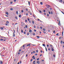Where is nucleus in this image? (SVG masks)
I'll return each instance as SVG.
<instances>
[{
  "instance_id": "1",
  "label": "nucleus",
  "mask_w": 64,
  "mask_h": 64,
  "mask_svg": "<svg viewBox=\"0 0 64 64\" xmlns=\"http://www.w3.org/2000/svg\"><path fill=\"white\" fill-rule=\"evenodd\" d=\"M46 7H47V8H49V7H50V6L49 5H48V4H46Z\"/></svg>"
},
{
  "instance_id": "2",
  "label": "nucleus",
  "mask_w": 64,
  "mask_h": 64,
  "mask_svg": "<svg viewBox=\"0 0 64 64\" xmlns=\"http://www.w3.org/2000/svg\"><path fill=\"white\" fill-rule=\"evenodd\" d=\"M58 25H59V26H61V24H60V20L59 21V22L58 24Z\"/></svg>"
},
{
  "instance_id": "3",
  "label": "nucleus",
  "mask_w": 64,
  "mask_h": 64,
  "mask_svg": "<svg viewBox=\"0 0 64 64\" xmlns=\"http://www.w3.org/2000/svg\"><path fill=\"white\" fill-rule=\"evenodd\" d=\"M36 62L38 64H39L40 63V62H39V61H37Z\"/></svg>"
},
{
  "instance_id": "4",
  "label": "nucleus",
  "mask_w": 64,
  "mask_h": 64,
  "mask_svg": "<svg viewBox=\"0 0 64 64\" xmlns=\"http://www.w3.org/2000/svg\"><path fill=\"white\" fill-rule=\"evenodd\" d=\"M42 46L45 47H46V45H45V44H43Z\"/></svg>"
},
{
  "instance_id": "5",
  "label": "nucleus",
  "mask_w": 64,
  "mask_h": 64,
  "mask_svg": "<svg viewBox=\"0 0 64 64\" xmlns=\"http://www.w3.org/2000/svg\"><path fill=\"white\" fill-rule=\"evenodd\" d=\"M0 64H2V61L1 60H0Z\"/></svg>"
},
{
  "instance_id": "6",
  "label": "nucleus",
  "mask_w": 64,
  "mask_h": 64,
  "mask_svg": "<svg viewBox=\"0 0 64 64\" xmlns=\"http://www.w3.org/2000/svg\"><path fill=\"white\" fill-rule=\"evenodd\" d=\"M52 50V51H54V49H53V48L52 47L51 48Z\"/></svg>"
},
{
  "instance_id": "7",
  "label": "nucleus",
  "mask_w": 64,
  "mask_h": 64,
  "mask_svg": "<svg viewBox=\"0 0 64 64\" xmlns=\"http://www.w3.org/2000/svg\"><path fill=\"white\" fill-rule=\"evenodd\" d=\"M24 48V47H23L22 46L20 48V49H23Z\"/></svg>"
},
{
  "instance_id": "8",
  "label": "nucleus",
  "mask_w": 64,
  "mask_h": 64,
  "mask_svg": "<svg viewBox=\"0 0 64 64\" xmlns=\"http://www.w3.org/2000/svg\"><path fill=\"white\" fill-rule=\"evenodd\" d=\"M15 34H14V32H13V37H15Z\"/></svg>"
},
{
  "instance_id": "9",
  "label": "nucleus",
  "mask_w": 64,
  "mask_h": 64,
  "mask_svg": "<svg viewBox=\"0 0 64 64\" xmlns=\"http://www.w3.org/2000/svg\"><path fill=\"white\" fill-rule=\"evenodd\" d=\"M6 14H7V15H9V13H8V12H6Z\"/></svg>"
},
{
  "instance_id": "10",
  "label": "nucleus",
  "mask_w": 64,
  "mask_h": 64,
  "mask_svg": "<svg viewBox=\"0 0 64 64\" xmlns=\"http://www.w3.org/2000/svg\"><path fill=\"white\" fill-rule=\"evenodd\" d=\"M4 38L5 39H8V38L7 37H4Z\"/></svg>"
},
{
  "instance_id": "11",
  "label": "nucleus",
  "mask_w": 64,
  "mask_h": 64,
  "mask_svg": "<svg viewBox=\"0 0 64 64\" xmlns=\"http://www.w3.org/2000/svg\"><path fill=\"white\" fill-rule=\"evenodd\" d=\"M32 30H29V32H30V33H31V32H32Z\"/></svg>"
},
{
  "instance_id": "12",
  "label": "nucleus",
  "mask_w": 64,
  "mask_h": 64,
  "mask_svg": "<svg viewBox=\"0 0 64 64\" xmlns=\"http://www.w3.org/2000/svg\"><path fill=\"white\" fill-rule=\"evenodd\" d=\"M36 37H37L38 38H40V37L38 36H36Z\"/></svg>"
},
{
  "instance_id": "13",
  "label": "nucleus",
  "mask_w": 64,
  "mask_h": 64,
  "mask_svg": "<svg viewBox=\"0 0 64 64\" xmlns=\"http://www.w3.org/2000/svg\"><path fill=\"white\" fill-rule=\"evenodd\" d=\"M0 28L2 30H3V29H4L2 27H0Z\"/></svg>"
},
{
  "instance_id": "14",
  "label": "nucleus",
  "mask_w": 64,
  "mask_h": 64,
  "mask_svg": "<svg viewBox=\"0 0 64 64\" xmlns=\"http://www.w3.org/2000/svg\"><path fill=\"white\" fill-rule=\"evenodd\" d=\"M63 33H64V32H62V36H63Z\"/></svg>"
},
{
  "instance_id": "15",
  "label": "nucleus",
  "mask_w": 64,
  "mask_h": 64,
  "mask_svg": "<svg viewBox=\"0 0 64 64\" xmlns=\"http://www.w3.org/2000/svg\"><path fill=\"white\" fill-rule=\"evenodd\" d=\"M32 22L33 24H34V21H32Z\"/></svg>"
},
{
  "instance_id": "16",
  "label": "nucleus",
  "mask_w": 64,
  "mask_h": 64,
  "mask_svg": "<svg viewBox=\"0 0 64 64\" xmlns=\"http://www.w3.org/2000/svg\"><path fill=\"white\" fill-rule=\"evenodd\" d=\"M59 1L60 2H62V0H59Z\"/></svg>"
},
{
  "instance_id": "17",
  "label": "nucleus",
  "mask_w": 64,
  "mask_h": 64,
  "mask_svg": "<svg viewBox=\"0 0 64 64\" xmlns=\"http://www.w3.org/2000/svg\"><path fill=\"white\" fill-rule=\"evenodd\" d=\"M28 4H29V5H30V2H29L28 1Z\"/></svg>"
},
{
  "instance_id": "18",
  "label": "nucleus",
  "mask_w": 64,
  "mask_h": 64,
  "mask_svg": "<svg viewBox=\"0 0 64 64\" xmlns=\"http://www.w3.org/2000/svg\"><path fill=\"white\" fill-rule=\"evenodd\" d=\"M21 14L19 16V17H20V18L21 17Z\"/></svg>"
},
{
  "instance_id": "19",
  "label": "nucleus",
  "mask_w": 64,
  "mask_h": 64,
  "mask_svg": "<svg viewBox=\"0 0 64 64\" xmlns=\"http://www.w3.org/2000/svg\"><path fill=\"white\" fill-rule=\"evenodd\" d=\"M40 4H41V5H42L43 3H42V2H41L40 3Z\"/></svg>"
},
{
  "instance_id": "20",
  "label": "nucleus",
  "mask_w": 64,
  "mask_h": 64,
  "mask_svg": "<svg viewBox=\"0 0 64 64\" xmlns=\"http://www.w3.org/2000/svg\"><path fill=\"white\" fill-rule=\"evenodd\" d=\"M62 42H63V41H62V40H61L60 42V43L61 44H62Z\"/></svg>"
},
{
  "instance_id": "21",
  "label": "nucleus",
  "mask_w": 64,
  "mask_h": 64,
  "mask_svg": "<svg viewBox=\"0 0 64 64\" xmlns=\"http://www.w3.org/2000/svg\"><path fill=\"white\" fill-rule=\"evenodd\" d=\"M50 47H53L52 46V45L51 44H50Z\"/></svg>"
},
{
  "instance_id": "22",
  "label": "nucleus",
  "mask_w": 64,
  "mask_h": 64,
  "mask_svg": "<svg viewBox=\"0 0 64 64\" xmlns=\"http://www.w3.org/2000/svg\"><path fill=\"white\" fill-rule=\"evenodd\" d=\"M21 32L22 33H23V30H21Z\"/></svg>"
},
{
  "instance_id": "23",
  "label": "nucleus",
  "mask_w": 64,
  "mask_h": 64,
  "mask_svg": "<svg viewBox=\"0 0 64 64\" xmlns=\"http://www.w3.org/2000/svg\"><path fill=\"white\" fill-rule=\"evenodd\" d=\"M30 44H28L27 45V46H30Z\"/></svg>"
},
{
  "instance_id": "24",
  "label": "nucleus",
  "mask_w": 64,
  "mask_h": 64,
  "mask_svg": "<svg viewBox=\"0 0 64 64\" xmlns=\"http://www.w3.org/2000/svg\"><path fill=\"white\" fill-rule=\"evenodd\" d=\"M51 14H53V12L52 11L51 12Z\"/></svg>"
},
{
  "instance_id": "25",
  "label": "nucleus",
  "mask_w": 64,
  "mask_h": 64,
  "mask_svg": "<svg viewBox=\"0 0 64 64\" xmlns=\"http://www.w3.org/2000/svg\"><path fill=\"white\" fill-rule=\"evenodd\" d=\"M27 34L28 35H29V32H28L27 33Z\"/></svg>"
},
{
  "instance_id": "26",
  "label": "nucleus",
  "mask_w": 64,
  "mask_h": 64,
  "mask_svg": "<svg viewBox=\"0 0 64 64\" xmlns=\"http://www.w3.org/2000/svg\"><path fill=\"white\" fill-rule=\"evenodd\" d=\"M16 14H18V11H16Z\"/></svg>"
},
{
  "instance_id": "27",
  "label": "nucleus",
  "mask_w": 64,
  "mask_h": 64,
  "mask_svg": "<svg viewBox=\"0 0 64 64\" xmlns=\"http://www.w3.org/2000/svg\"><path fill=\"white\" fill-rule=\"evenodd\" d=\"M10 3L11 4H12V3H13V2H10Z\"/></svg>"
},
{
  "instance_id": "28",
  "label": "nucleus",
  "mask_w": 64,
  "mask_h": 64,
  "mask_svg": "<svg viewBox=\"0 0 64 64\" xmlns=\"http://www.w3.org/2000/svg\"><path fill=\"white\" fill-rule=\"evenodd\" d=\"M46 47V51H47V48H46V47Z\"/></svg>"
},
{
  "instance_id": "29",
  "label": "nucleus",
  "mask_w": 64,
  "mask_h": 64,
  "mask_svg": "<svg viewBox=\"0 0 64 64\" xmlns=\"http://www.w3.org/2000/svg\"><path fill=\"white\" fill-rule=\"evenodd\" d=\"M28 21H29V20H30V19H29V18H28Z\"/></svg>"
},
{
  "instance_id": "30",
  "label": "nucleus",
  "mask_w": 64,
  "mask_h": 64,
  "mask_svg": "<svg viewBox=\"0 0 64 64\" xmlns=\"http://www.w3.org/2000/svg\"><path fill=\"white\" fill-rule=\"evenodd\" d=\"M58 35H59V33H57L56 34V35L57 36H58Z\"/></svg>"
},
{
  "instance_id": "31",
  "label": "nucleus",
  "mask_w": 64,
  "mask_h": 64,
  "mask_svg": "<svg viewBox=\"0 0 64 64\" xmlns=\"http://www.w3.org/2000/svg\"><path fill=\"white\" fill-rule=\"evenodd\" d=\"M39 12H40V13H42V12H41V10H40L39 11Z\"/></svg>"
},
{
  "instance_id": "32",
  "label": "nucleus",
  "mask_w": 64,
  "mask_h": 64,
  "mask_svg": "<svg viewBox=\"0 0 64 64\" xmlns=\"http://www.w3.org/2000/svg\"><path fill=\"white\" fill-rule=\"evenodd\" d=\"M19 51L20 52H21V50L20 49L19 50Z\"/></svg>"
},
{
  "instance_id": "33",
  "label": "nucleus",
  "mask_w": 64,
  "mask_h": 64,
  "mask_svg": "<svg viewBox=\"0 0 64 64\" xmlns=\"http://www.w3.org/2000/svg\"><path fill=\"white\" fill-rule=\"evenodd\" d=\"M34 57H35V56H34L32 57V58H34Z\"/></svg>"
},
{
  "instance_id": "34",
  "label": "nucleus",
  "mask_w": 64,
  "mask_h": 64,
  "mask_svg": "<svg viewBox=\"0 0 64 64\" xmlns=\"http://www.w3.org/2000/svg\"><path fill=\"white\" fill-rule=\"evenodd\" d=\"M6 23L7 24H8V23H9V22H8V21H7L6 22Z\"/></svg>"
},
{
  "instance_id": "35",
  "label": "nucleus",
  "mask_w": 64,
  "mask_h": 64,
  "mask_svg": "<svg viewBox=\"0 0 64 64\" xmlns=\"http://www.w3.org/2000/svg\"><path fill=\"white\" fill-rule=\"evenodd\" d=\"M13 10V8H10V10Z\"/></svg>"
},
{
  "instance_id": "36",
  "label": "nucleus",
  "mask_w": 64,
  "mask_h": 64,
  "mask_svg": "<svg viewBox=\"0 0 64 64\" xmlns=\"http://www.w3.org/2000/svg\"><path fill=\"white\" fill-rule=\"evenodd\" d=\"M48 13L49 14H51V13H50V12L49 11L48 12Z\"/></svg>"
},
{
  "instance_id": "37",
  "label": "nucleus",
  "mask_w": 64,
  "mask_h": 64,
  "mask_svg": "<svg viewBox=\"0 0 64 64\" xmlns=\"http://www.w3.org/2000/svg\"><path fill=\"white\" fill-rule=\"evenodd\" d=\"M43 30H44V31H45V28H44L43 29Z\"/></svg>"
},
{
  "instance_id": "38",
  "label": "nucleus",
  "mask_w": 64,
  "mask_h": 64,
  "mask_svg": "<svg viewBox=\"0 0 64 64\" xmlns=\"http://www.w3.org/2000/svg\"><path fill=\"white\" fill-rule=\"evenodd\" d=\"M33 35H35V33H33Z\"/></svg>"
},
{
  "instance_id": "39",
  "label": "nucleus",
  "mask_w": 64,
  "mask_h": 64,
  "mask_svg": "<svg viewBox=\"0 0 64 64\" xmlns=\"http://www.w3.org/2000/svg\"><path fill=\"white\" fill-rule=\"evenodd\" d=\"M15 18L16 19H17V16H15Z\"/></svg>"
},
{
  "instance_id": "40",
  "label": "nucleus",
  "mask_w": 64,
  "mask_h": 64,
  "mask_svg": "<svg viewBox=\"0 0 64 64\" xmlns=\"http://www.w3.org/2000/svg\"><path fill=\"white\" fill-rule=\"evenodd\" d=\"M0 40L1 41H3V39H0Z\"/></svg>"
},
{
  "instance_id": "41",
  "label": "nucleus",
  "mask_w": 64,
  "mask_h": 64,
  "mask_svg": "<svg viewBox=\"0 0 64 64\" xmlns=\"http://www.w3.org/2000/svg\"><path fill=\"white\" fill-rule=\"evenodd\" d=\"M27 27H28L27 25H26V28H27Z\"/></svg>"
},
{
  "instance_id": "42",
  "label": "nucleus",
  "mask_w": 64,
  "mask_h": 64,
  "mask_svg": "<svg viewBox=\"0 0 64 64\" xmlns=\"http://www.w3.org/2000/svg\"><path fill=\"white\" fill-rule=\"evenodd\" d=\"M35 61H34V62H33L32 63H35Z\"/></svg>"
},
{
  "instance_id": "43",
  "label": "nucleus",
  "mask_w": 64,
  "mask_h": 64,
  "mask_svg": "<svg viewBox=\"0 0 64 64\" xmlns=\"http://www.w3.org/2000/svg\"><path fill=\"white\" fill-rule=\"evenodd\" d=\"M25 22H27V20H26Z\"/></svg>"
},
{
  "instance_id": "44",
  "label": "nucleus",
  "mask_w": 64,
  "mask_h": 64,
  "mask_svg": "<svg viewBox=\"0 0 64 64\" xmlns=\"http://www.w3.org/2000/svg\"><path fill=\"white\" fill-rule=\"evenodd\" d=\"M34 32H36V30H34Z\"/></svg>"
},
{
  "instance_id": "45",
  "label": "nucleus",
  "mask_w": 64,
  "mask_h": 64,
  "mask_svg": "<svg viewBox=\"0 0 64 64\" xmlns=\"http://www.w3.org/2000/svg\"><path fill=\"white\" fill-rule=\"evenodd\" d=\"M43 32L44 33V34L46 33V32H44V31Z\"/></svg>"
},
{
  "instance_id": "46",
  "label": "nucleus",
  "mask_w": 64,
  "mask_h": 64,
  "mask_svg": "<svg viewBox=\"0 0 64 64\" xmlns=\"http://www.w3.org/2000/svg\"><path fill=\"white\" fill-rule=\"evenodd\" d=\"M32 60H33V59H32L30 60L31 61H32Z\"/></svg>"
},
{
  "instance_id": "47",
  "label": "nucleus",
  "mask_w": 64,
  "mask_h": 64,
  "mask_svg": "<svg viewBox=\"0 0 64 64\" xmlns=\"http://www.w3.org/2000/svg\"><path fill=\"white\" fill-rule=\"evenodd\" d=\"M40 28L41 29H42V27H40Z\"/></svg>"
},
{
  "instance_id": "48",
  "label": "nucleus",
  "mask_w": 64,
  "mask_h": 64,
  "mask_svg": "<svg viewBox=\"0 0 64 64\" xmlns=\"http://www.w3.org/2000/svg\"><path fill=\"white\" fill-rule=\"evenodd\" d=\"M53 56L54 57H55V55H54Z\"/></svg>"
},
{
  "instance_id": "49",
  "label": "nucleus",
  "mask_w": 64,
  "mask_h": 64,
  "mask_svg": "<svg viewBox=\"0 0 64 64\" xmlns=\"http://www.w3.org/2000/svg\"><path fill=\"white\" fill-rule=\"evenodd\" d=\"M24 34H26V32H24Z\"/></svg>"
},
{
  "instance_id": "50",
  "label": "nucleus",
  "mask_w": 64,
  "mask_h": 64,
  "mask_svg": "<svg viewBox=\"0 0 64 64\" xmlns=\"http://www.w3.org/2000/svg\"><path fill=\"white\" fill-rule=\"evenodd\" d=\"M21 52H22V53H23V52H24V51H22Z\"/></svg>"
},
{
  "instance_id": "51",
  "label": "nucleus",
  "mask_w": 64,
  "mask_h": 64,
  "mask_svg": "<svg viewBox=\"0 0 64 64\" xmlns=\"http://www.w3.org/2000/svg\"><path fill=\"white\" fill-rule=\"evenodd\" d=\"M22 46L24 48V47H25V45H23Z\"/></svg>"
},
{
  "instance_id": "52",
  "label": "nucleus",
  "mask_w": 64,
  "mask_h": 64,
  "mask_svg": "<svg viewBox=\"0 0 64 64\" xmlns=\"http://www.w3.org/2000/svg\"><path fill=\"white\" fill-rule=\"evenodd\" d=\"M46 11L45 10H44V12H45Z\"/></svg>"
},
{
  "instance_id": "53",
  "label": "nucleus",
  "mask_w": 64,
  "mask_h": 64,
  "mask_svg": "<svg viewBox=\"0 0 64 64\" xmlns=\"http://www.w3.org/2000/svg\"><path fill=\"white\" fill-rule=\"evenodd\" d=\"M48 50H49V51H50V48H48Z\"/></svg>"
},
{
  "instance_id": "54",
  "label": "nucleus",
  "mask_w": 64,
  "mask_h": 64,
  "mask_svg": "<svg viewBox=\"0 0 64 64\" xmlns=\"http://www.w3.org/2000/svg\"><path fill=\"white\" fill-rule=\"evenodd\" d=\"M22 13H23V10H22Z\"/></svg>"
},
{
  "instance_id": "55",
  "label": "nucleus",
  "mask_w": 64,
  "mask_h": 64,
  "mask_svg": "<svg viewBox=\"0 0 64 64\" xmlns=\"http://www.w3.org/2000/svg\"><path fill=\"white\" fill-rule=\"evenodd\" d=\"M18 54H20V52H18Z\"/></svg>"
},
{
  "instance_id": "56",
  "label": "nucleus",
  "mask_w": 64,
  "mask_h": 64,
  "mask_svg": "<svg viewBox=\"0 0 64 64\" xmlns=\"http://www.w3.org/2000/svg\"><path fill=\"white\" fill-rule=\"evenodd\" d=\"M26 57H27V56H28V54H26Z\"/></svg>"
},
{
  "instance_id": "57",
  "label": "nucleus",
  "mask_w": 64,
  "mask_h": 64,
  "mask_svg": "<svg viewBox=\"0 0 64 64\" xmlns=\"http://www.w3.org/2000/svg\"><path fill=\"white\" fill-rule=\"evenodd\" d=\"M28 14H27H27H26V16H28Z\"/></svg>"
},
{
  "instance_id": "58",
  "label": "nucleus",
  "mask_w": 64,
  "mask_h": 64,
  "mask_svg": "<svg viewBox=\"0 0 64 64\" xmlns=\"http://www.w3.org/2000/svg\"><path fill=\"white\" fill-rule=\"evenodd\" d=\"M32 46H36V45H35V44H33V45H32Z\"/></svg>"
},
{
  "instance_id": "59",
  "label": "nucleus",
  "mask_w": 64,
  "mask_h": 64,
  "mask_svg": "<svg viewBox=\"0 0 64 64\" xmlns=\"http://www.w3.org/2000/svg\"><path fill=\"white\" fill-rule=\"evenodd\" d=\"M40 34H41V32H40Z\"/></svg>"
},
{
  "instance_id": "60",
  "label": "nucleus",
  "mask_w": 64,
  "mask_h": 64,
  "mask_svg": "<svg viewBox=\"0 0 64 64\" xmlns=\"http://www.w3.org/2000/svg\"><path fill=\"white\" fill-rule=\"evenodd\" d=\"M47 47H49V45L48 44L47 46Z\"/></svg>"
},
{
  "instance_id": "61",
  "label": "nucleus",
  "mask_w": 64,
  "mask_h": 64,
  "mask_svg": "<svg viewBox=\"0 0 64 64\" xmlns=\"http://www.w3.org/2000/svg\"><path fill=\"white\" fill-rule=\"evenodd\" d=\"M39 58H38L37 59V60H39Z\"/></svg>"
},
{
  "instance_id": "62",
  "label": "nucleus",
  "mask_w": 64,
  "mask_h": 64,
  "mask_svg": "<svg viewBox=\"0 0 64 64\" xmlns=\"http://www.w3.org/2000/svg\"><path fill=\"white\" fill-rule=\"evenodd\" d=\"M16 0H14V2H16Z\"/></svg>"
},
{
  "instance_id": "63",
  "label": "nucleus",
  "mask_w": 64,
  "mask_h": 64,
  "mask_svg": "<svg viewBox=\"0 0 64 64\" xmlns=\"http://www.w3.org/2000/svg\"><path fill=\"white\" fill-rule=\"evenodd\" d=\"M38 21H40V20L39 19H38Z\"/></svg>"
},
{
  "instance_id": "64",
  "label": "nucleus",
  "mask_w": 64,
  "mask_h": 64,
  "mask_svg": "<svg viewBox=\"0 0 64 64\" xmlns=\"http://www.w3.org/2000/svg\"><path fill=\"white\" fill-rule=\"evenodd\" d=\"M49 16V14H47V16Z\"/></svg>"
}]
</instances>
